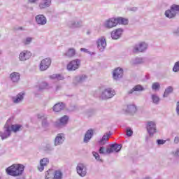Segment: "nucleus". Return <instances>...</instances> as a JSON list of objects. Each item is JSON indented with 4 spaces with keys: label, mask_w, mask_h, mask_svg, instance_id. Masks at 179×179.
<instances>
[{
    "label": "nucleus",
    "mask_w": 179,
    "mask_h": 179,
    "mask_svg": "<svg viewBox=\"0 0 179 179\" xmlns=\"http://www.w3.org/2000/svg\"><path fill=\"white\" fill-rule=\"evenodd\" d=\"M94 134V131H93V129H90L87 130L84 136L83 142H85V143H87V142L92 139Z\"/></svg>",
    "instance_id": "nucleus-24"
},
{
    "label": "nucleus",
    "mask_w": 179,
    "mask_h": 179,
    "mask_svg": "<svg viewBox=\"0 0 179 179\" xmlns=\"http://www.w3.org/2000/svg\"><path fill=\"white\" fill-rule=\"evenodd\" d=\"M77 173L80 177H86L87 174V168L83 163H79L76 167Z\"/></svg>",
    "instance_id": "nucleus-8"
},
{
    "label": "nucleus",
    "mask_w": 179,
    "mask_h": 179,
    "mask_svg": "<svg viewBox=\"0 0 179 179\" xmlns=\"http://www.w3.org/2000/svg\"><path fill=\"white\" fill-rule=\"evenodd\" d=\"M174 156H179V148L176 150L175 152H173Z\"/></svg>",
    "instance_id": "nucleus-50"
},
{
    "label": "nucleus",
    "mask_w": 179,
    "mask_h": 179,
    "mask_svg": "<svg viewBox=\"0 0 179 179\" xmlns=\"http://www.w3.org/2000/svg\"><path fill=\"white\" fill-rule=\"evenodd\" d=\"M138 109L136 108V106L134 104H130L127 105V108L126 109V113L128 114H131V115H134L136 113Z\"/></svg>",
    "instance_id": "nucleus-25"
},
{
    "label": "nucleus",
    "mask_w": 179,
    "mask_h": 179,
    "mask_svg": "<svg viewBox=\"0 0 179 179\" xmlns=\"http://www.w3.org/2000/svg\"><path fill=\"white\" fill-rule=\"evenodd\" d=\"M176 112H177L178 115H179V101L177 103Z\"/></svg>",
    "instance_id": "nucleus-48"
},
{
    "label": "nucleus",
    "mask_w": 179,
    "mask_h": 179,
    "mask_svg": "<svg viewBox=\"0 0 179 179\" xmlns=\"http://www.w3.org/2000/svg\"><path fill=\"white\" fill-rule=\"evenodd\" d=\"M6 171L8 176H12V177H17L18 176H22L24 171V165L15 164L8 167Z\"/></svg>",
    "instance_id": "nucleus-1"
},
{
    "label": "nucleus",
    "mask_w": 179,
    "mask_h": 179,
    "mask_svg": "<svg viewBox=\"0 0 179 179\" xmlns=\"http://www.w3.org/2000/svg\"><path fill=\"white\" fill-rule=\"evenodd\" d=\"M152 89V90H159V89H160V84L159 83H154Z\"/></svg>",
    "instance_id": "nucleus-40"
},
{
    "label": "nucleus",
    "mask_w": 179,
    "mask_h": 179,
    "mask_svg": "<svg viewBox=\"0 0 179 179\" xmlns=\"http://www.w3.org/2000/svg\"><path fill=\"white\" fill-rule=\"evenodd\" d=\"M51 5V0H43L39 3V8L41 9H45V8H48Z\"/></svg>",
    "instance_id": "nucleus-29"
},
{
    "label": "nucleus",
    "mask_w": 179,
    "mask_h": 179,
    "mask_svg": "<svg viewBox=\"0 0 179 179\" xmlns=\"http://www.w3.org/2000/svg\"><path fill=\"white\" fill-rule=\"evenodd\" d=\"M49 78L52 80H64V76L61 74H52Z\"/></svg>",
    "instance_id": "nucleus-32"
},
{
    "label": "nucleus",
    "mask_w": 179,
    "mask_h": 179,
    "mask_svg": "<svg viewBox=\"0 0 179 179\" xmlns=\"http://www.w3.org/2000/svg\"><path fill=\"white\" fill-rule=\"evenodd\" d=\"M132 134H134V131H132V129L129 127H127L126 129V135L127 136H132Z\"/></svg>",
    "instance_id": "nucleus-44"
},
{
    "label": "nucleus",
    "mask_w": 179,
    "mask_h": 179,
    "mask_svg": "<svg viewBox=\"0 0 179 179\" xmlns=\"http://www.w3.org/2000/svg\"><path fill=\"white\" fill-rule=\"evenodd\" d=\"M64 142H65V134H58L55 138V146H60Z\"/></svg>",
    "instance_id": "nucleus-15"
},
{
    "label": "nucleus",
    "mask_w": 179,
    "mask_h": 179,
    "mask_svg": "<svg viewBox=\"0 0 179 179\" xmlns=\"http://www.w3.org/2000/svg\"><path fill=\"white\" fill-rule=\"evenodd\" d=\"M80 51H82L83 52H85L86 54H89L90 55H94V52H90L86 48H80Z\"/></svg>",
    "instance_id": "nucleus-45"
},
{
    "label": "nucleus",
    "mask_w": 179,
    "mask_h": 179,
    "mask_svg": "<svg viewBox=\"0 0 179 179\" xmlns=\"http://www.w3.org/2000/svg\"><path fill=\"white\" fill-rule=\"evenodd\" d=\"M173 72H179V61L176 62L173 68Z\"/></svg>",
    "instance_id": "nucleus-42"
},
{
    "label": "nucleus",
    "mask_w": 179,
    "mask_h": 179,
    "mask_svg": "<svg viewBox=\"0 0 179 179\" xmlns=\"http://www.w3.org/2000/svg\"><path fill=\"white\" fill-rule=\"evenodd\" d=\"M92 155L94 157H95L96 160H97L98 162H103V159H100V155H99V153L93 152Z\"/></svg>",
    "instance_id": "nucleus-43"
},
{
    "label": "nucleus",
    "mask_w": 179,
    "mask_h": 179,
    "mask_svg": "<svg viewBox=\"0 0 179 179\" xmlns=\"http://www.w3.org/2000/svg\"><path fill=\"white\" fill-rule=\"evenodd\" d=\"M117 24H128V20L122 17H112L105 22V27L108 29H113Z\"/></svg>",
    "instance_id": "nucleus-2"
},
{
    "label": "nucleus",
    "mask_w": 179,
    "mask_h": 179,
    "mask_svg": "<svg viewBox=\"0 0 179 179\" xmlns=\"http://www.w3.org/2000/svg\"><path fill=\"white\" fill-rule=\"evenodd\" d=\"M147 130L150 136H153L154 134H156V123L155 122H147Z\"/></svg>",
    "instance_id": "nucleus-13"
},
{
    "label": "nucleus",
    "mask_w": 179,
    "mask_h": 179,
    "mask_svg": "<svg viewBox=\"0 0 179 179\" xmlns=\"http://www.w3.org/2000/svg\"><path fill=\"white\" fill-rule=\"evenodd\" d=\"M50 65H51V59L45 58L41 62L39 69L41 71H47L50 68Z\"/></svg>",
    "instance_id": "nucleus-12"
},
{
    "label": "nucleus",
    "mask_w": 179,
    "mask_h": 179,
    "mask_svg": "<svg viewBox=\"0 0 179 179\" xmlns=\"http://www.w3.org/2000/svg\"><path fill=\"white\" fill-rule=\"evenodd\" d=\"M130 10H131V12H136V10H138V8L136 7H133L130 8Z\"/></svg>",
    "instance_id": "nucleus-49"
},
{
    "label": "nucleus",
    "mask_w": 179,
    "mask_h": 179,
    "mask_svg": "<svg viewBox=\"0 0 179 179\" xmlns=\"http://www.w3.org/2000/svg\"><path fill=\"white\" fill-rule=\"evenodd\" d=\"M146 50H148V43L140 42L134 46L133 52H143Z\"/></svg>",
    "instance_id": "nucleus-5"
},
{
    "label": "nucleus",
    "mask_w": 179,
    "mask_h": 179,
    "mask_svg": "<svg viewBox=\"0 0 179 179\" xmlns=\"http://www.w3.org/2000/svg\"><path fill=\"white\" fill-rule=\"evenodd\" d=\"M121 145L120 144H111L110 148H107L108 153H113V152H120L121 150Z\"/></svg>",
    "instance_id": "nucleus-21"
},
{
    "label": "nucleus",
    "mask_w": 179,
    "mask_h": 179,
    "mask_svg": "<svg viewBox=\"0 0 179 179\" xmlns=\"http://www.w3.org/2000/svg\"><path fill=\"white\" fill-rule=\"evenodd\" d=\"M31 57V52L28 50H24L20 52L19 56L20 61H27V59H30Z\"/></svg>",
    "instance_id": "nucleus-19"
},
{
    "label": "nucleus",
    "mask_w": 179,
    "mask_h": 179,
    "mask_svg": "<svg viewBox=\"0 0 179 179\" xmlns=\"http://www.w3.org/2000/svg\"><path fill=\"white\" fill-rule=\"evenodd\" d=\"M130 62H131V65H138L139 64H143V59H142L141 57H136V58L132 59Z\"/></svg>",
    "instance_id": "nucleus-34"
},
{
    "label": "nucleus",
    "mask_w": 179,
    "mask_h": 179,
    "mask_svg": "<svg viewBox=\"0 0 179 179\" xmlns=\"http://www.w3.org/2000/svg\"><path fill=\"white\" fill-rule=\"evenodd\" d=\"M122 33H124V30L121 28L116 29L115 30L111 32V37L113 40H118V38H121L122 36Z\"/></svg>",
    "instance_id": "nucleus-17"
},
{
    "label": "nucleus",
    "mask_w": 179,
    "mask_h": 179,
    "mask_svg": "<svg viewBox=\"0 0 179 179\" xmlns=\"http://www.w3.org/2000/svg\"><path fill=\"white\" fill-rule=\"evenodd\" d=\"M29 2H30L31 3H35V2H37V1L38 0H28Z\"/></svg>",
    "instance_id": "nucleus-52"
},
{
    "label": "nucleus",
    "mask_w": 179,
    "mask_h": 179,
    "mask_svg": "<svg viewBox=\"0 0 179 179\" xmlns=\"http://www.w3.org/2000/svg\"><path fill=\"white\" fill-rule=\"evenodd\" d=\"M80 67V59H74L67 64L68 71H76Z\"/></svg>",
    "instance_id": "nucleus-7"
},
{
    "label": "nucleus",
    "mask_w": 179,
    "mask_h": 179,
    "mask_svg": "<svg viewBox=\"0 0 179 179\" xmlns=\"http://www.w3.org/2000/svg\"><path fill=\"white\" fill-rule=\"evenodd\" d=\"M59 89H61V85H57L56 90H59Z\"/></svg>",
    "instance_id": "nucleus-53"
},
{
    "label": "nucleus",
    "mask_w": 179,
    "mask_h": 179,
    "mask_svg": "<svg viewBox=\"0 0 179 179\" xmlns=\"http://www.w3.org/2000/svg\"><path fill=\"white\" fill-rule=\"evenodd\" d=\"M174 142H175V143H178L179 138L178 137H175Z\"/></svg>",
    "instance_id": "nucleus-51"
},
{
    "label": "nucleus",
    "mask_w": 179,
    "mask_h": 179,
    "mask_svg": "<svg viewBox=\"0 0 179 179\" xmlns=\"http://www.w3.org/2000/svg\"><path fill=\"white\" fill-rule=\"evenodd\" d=\"M97 48L101 52H103L107 47V41H106V37L101 36L96 41Z\"/></svg>",
    "instance_id": "nucleus-6"
},
{
    "label": "nucleus",
    "mask_w": 179,
    "mask_h": 179,
    "mask_svg": "<svg viewBox=\"0 0 179 179\" xmlns=\"http://www.w3.org/2000/svg\"><path fill=\"white\" fill-rule=\"evenodd\" d=\"M10 80L13 83H17L20 80V73L17 72H13L10 76Z\"/></svg>",
    "instance_id": "nucleus-26"
},
{
    "label": "nucleus",
    "mask_w": 179,
    "mask_h": 179,
    "mask_svg": "<svg viewBox=\"0 0 179 179\" xmlns=\"http://www.w3.org/2000/svg\"><path fill=\"white\" fill-rule=\"evenodd\" d=\"M177 12H179V5L173 4L171 6V9L167 10L165 12V15L166 16V17L172 19V17H174L176 15H177Z\"/></svg>",
    "instance_id": "nucleus-4"
},
{
    "label": "nucleus",
    "mask_w": 179,
    "mask_h": 179,
    "mask_svg": "<svg viewBox=\"0 0 179 179\" xmlns=\"http://www.w3.org/2000/svg\"><path fill=\"white\" fill-rule=\"evenodd\" d=\"M36 89L38 92H43V90H50V89H52V85L49 84L47 82H42L38 85L36 86Z\"/></svg>",
    "instance_id": "nucleus-11"
},
{
    "label": "nucleus",
    "mask_w": 179,
    "mask_h": 179,
    "mask_svg": "<svg viewBox=\"0 0 179 179\" xmlns=\"http://www.w3.org/2000/svg\"><path fill=\"white\" fill-rule=\"evenodd\" d=\"M48 164H50V159L48 158L41 159L38 166V171H44V167H47Z\"/></svg>",
    "instance_id": "nucleus-16"
},
{
    "label": "nucleus",
    "mask_w": 179,
    "mask_h": 179,
    "mask_svg": "<svg viewBox=\"0 0 179 179\" xmlns=\"http://www.w3.org/2000/svg\"><path fill=\"white\" fill-rule=\"evenodd\" d=\"M20 128H22L20 124H13L10 127V131H13V132H17Z\"/></svg>",
    "instance_id": "nucleus-37"
},
{
    "label": "nucleus",
    "mask_w": 179,
    "mask_h": 179,
    "mask_svg": "<svg viewBox=\"0 0 179 179\" xmlns=\"http://www.w3.org/2000/svg\"><path fill=\"white\" fill-rule=\"evenodd\" d=\"M173 92V87H168L164 93V97H167Z\"/></svg>",
    "instance_id": "nucleus-39"
},
{
    "label": "nucleus",
    "mask_w": 179,
    "mask_h": 179,
    "mask_svg": "<svg viewBox=\"0 0 179 179\" xmlns=\"http://www.w3.org/2000/svg\"><path fill=\"white\" fill-rule=\"evenodd\" d=\"M115 94V90L112 88H106L102 91L101 94V99L103 100H108V99H113Z\"/></svg>",
    "instance_id": "nucleus-3"
},
{
    "label": "nucleus",
    "mask_w": 179,
    "mask_h": 179,
    "mask_svg": "<svg viewBox=\"0 0 179 179\" xmlns=\"http://www.w3.org/2000/svg\"><path fill=\"white\" fill-rule=\"evenodd\" d=\"M99 153L101 155H108L110 154V152H107V149L104 148V147H101L99 149Z\"/></svg>",
    "instance_id": "nucleus-41"
},
{
    "label": "nucleus",
    "mask_w": 179,
    "mask_h": 179,
    "mask_svg": "<svg viewBox=\"0 0 179 179\" xmlns=\"http://www.w3.org/2000/svg\"><path fill=\"white\" fill-rule=\"evenodd\" d=\"M83 26V22L80 20H73L68 22L70 29H80Z\"/></svg>",
    "instance_id": "nucleus-9"
},
{
    "label": "nucleus",
    "mask_w": 179,
    "mask_h": 179,
    "mask_svg": "<svg viewBox=\"0 0 179 179\" xmlns=\"http://www.w3.org/2000/svg\"><path fill=\"white\" fill-rule=\"evenodd\" d=\"M8 122H9V121H7L4 126V131H0V136L1 139H6V138H9V136H10V126Z\"/></svg>",
    "instance_id": "nucleus-10"
},
{
    "label": "nucleus",
    "mask_w": 179,
    "mask_h": 179,
    "mask_svg": "<svg viewBox=\"0 0 179 179\" xmlns=\"http://www.w3.org/2000/svg\"><path fill=\"white\" fill-rule=\"evenodd\" d=\"M38 120H42V127L43 128H47L49 125L47 121V116L43 113L38 114L37 115Z\"/></svg>",
    "instance_id": "nucleus-23"
},
{
    "label": "nucleus",
    "mask_w": 179,
    "mask_h": 179,
    "mask_svg": "<svg viewBox=\"0 0 179 179\" xmlns=\"http://www.w3.org/2000/svg\"><path fill=\"white\" fill-rule=\"evenodd\" d=\"M0 179H1V178H0Z\"/></svg>",
    "instance_id": "nucleus-54"
},
{
    "label": "nucleus",
    "mask_w": 179,
    "mask_h": 179,
    "mask_svg": "<svg viewBox=\"0 0 179 179\" xmlns=\"http://www.w3.org/2000/svg\"><path fill=\"white\" fill-rule=\"evenodd\" d=\"M86 79H87V76L86 75L77 76L73 78V84L79 85V83H83Z\"/></svg>",
    "instance_id": "nucleus-20"
},
{
    "label": "nucleus",
    "mask_w": 179,
    "mask_h": 179,
    "mask_svg": "<svg viewBox=\"0 0 179 179\" xmlns=\"http://www.w3.org/2000/svg\"><path fill=\"white\" fill-rule=\"evenodd\" d=\"M76 54V51L73 48H70L68 50V51L64 54L66 57H68L69 58H71V57H75V55Z\"/></svg>",
    "instance_id": "nucleus-35"
},
{
    "label": "nucleus",
    "mask_w": 179,
    "mask_h": 179,
    "mask_svg": "<svg viewBox=\"0 0 179 179\" xmlns=\"http://www.w3.org/2000/svg\"><path fill=\"white\" fill-rule=\"evenodd\" d=\"M45 179H52V170L49 169L45 173Z\"/></svg>",
    "instance_id": "nucleus-38"
},
{
    "label": "nucleus",
    "mask_w": 179,
    "mask_h": 179,
    "mask_svg": "<svg viewBox=\"0 0 179 179\" xmlns=\"http://www.w3.org/2000/svg\"><path fill=\"white\" fill-rule=\"evenodd\" d=\"M124 75V71L122 69L117 68L113 71V78L115 80H118V79H121Z\"/></svg>",
    "instance_id": "nucleus-18"
},
{
    "label": "nucleus",
    "mask_w": 179,
    "mask_h": 179,
    "mask_svg": "<svg viewBox=\"0 0 179 179\" xmlns=\"http://www.w3.org/2000/svg\"><path fill=\"white\" fill-rule=\"evenodd\" d=\"M157 143H158V145H164L166 143V141L157 140Z\"/></svg>",
    "instance_id": "nucleus-47"
},
{
    "label": "nucleus",
    "mask_w": 179,
    "mask_h": 179,
    "mask_svg": "<svg viewBox=\"0 0 179 179\" xmlns=\"http://www.w3.org/2000/svg\"><path fill=\"white\" fill-rule=\"evenodd\" d=\"M151 99L154 104H159V102L160 101V98L159 97V96H157V94H152Z\"/></svg>",
    "instance_id": "nucleus-36"
},
{
    "label": "nucleus",
    "mask_w": 179,
    "mask_h": 179,
    "mask_svg": "<svg viewBox=\"0 0 179 179\" xmlns=\"http://www.w3.org/2000/svg\"><path fill=\"white\" fill-rule=\"evenodd\" d=\"M111 134L106 133L105 134L103 137L101 138V139L99 141V145H106V143H107V141H108L110 136Z\"/></svg>",
    "instance_id": "nucleus-31"
},
{
    "label": "nucleus",
    "mask_w": 179,
    "mask_h": 179,
    "mask_svg": "<svg viewBox=\"0 0 179 179\" xmlns=\"http://www.w3.org/2000/svg\"><path fill=\"white\" fill-rule=\"evenodd\" d=\"M143 90H145V89L141 85H136L133 89L129 91V94H132L134 92H142Z\"/></svg>",
    "instance_id": "nucleus-33"
},
{
    "label": "nucleus",
    "mask_w": 179,
    "mask_h": 179,
    "mask_svg": "<svg viewBox=\"0 0 179 179\" xmlns=\"http://www.w3.org/2000/svg\"><path fill=\"white\" fill-rule=\"evenodd\" d=\"M24 98V93L20 92L17 96L13 97V103L17 104V103H20V101H22Z\"/></svg>",
    "instance_id": "nucleus-27"
},
{
    "label": "nucleus",
    "mask_w": 179,
    "mask_h": 179,
    "mask_svg": "<svg viewBox=\"0 0 179 179\" xmlns=\"http://www.w3.org/2000/svg\"><path fill=\"white\" fill-rule=\"evenodd\" d=\"M36 22L38 24L44 26V24H47V18L43 15H38L36 16Z\"/></svg>",
    "instance_id": "nucleus-22"
},
{
    "label": "nucleus",
    "mask_w": 179,
    "mask_h": 179,
    "mask_svg": "<svg viewBox=\"0 0 179 179\" xmlns=\"http://www.w3.org/2000/svg\"><path fill=\"white\" fill-rule=\"evenodd\" d=\"M64 177V173L59 169H57L54 171L52 179H62Z\"/></svg>",
    "instance_id": "nucleus-30"
},
{
    "label": "nucleus",
    "mask_w": 179,
    "mask_h": 179,
    "mask_svg": "<svg viewBox=\"0 0 179 179\" xmlns=\"http://www.w3.org/2000/svg\"><path fill=\"white\" fill-rule=\"evenodd\" d=\"M31 40H33L32 38L28 37L26 39L23 40L22 43L23 44H24L25 45H27L30 43V42L31 41Z\"/></svg>",
    "instance_id": "nucleus-46"
},
{
    "label": "nucleus",
    "mask_w": 179,
    "mask_h": 179,
    "mask_svg": "<svg viewBox=\"0 0 179 179\" xmlns=\"http://www.w3.org/2000/svg\"><path fill=\"white\" fill-rule=\"evenodd\" d=\"M64 108H65V104H64V103H59L53 106V111L59 113V111H62Z\"/></svg>",
    "instance_id": "nucleus-28"
},
{
    "label": "nucleus",
    "mask_w": 179,
    "mask_h": 179,
    "mask_svg": "<svg viewBox=\"0 0 179 179\" xmlns=\"http://www.w3.org/2000/svg\"><path fill=\"white\" fill-rule=\"evenodd\" d=\"M68 116L64 115L61 119L55 122V127H56L57 128H62V127H65V125L68 124Z\"/></svg>",
    "instance_id": "nucleus-14"
}]
</instances>
